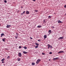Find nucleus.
Masks as SVG:
<instances>
[{
    "mask_svg": "<svg viewBox=\"0 0 66 66\" xmlns=\"http://www.w3.org/2000/svg\"><path fill=\"white\" fill-rule=\"evenodd\" d=\"M47 46H48V49L50 48H52V45H50L49 44H48L47 45Z\"/></svg>",
    "mask_w": 66,
    "mask_h": 66,
    "instance_id": "nucleus-1",
    "label": "nucleus"
},
{
    "mask_svg": "<svg viewBox=\"0 0 66 66\" xmlns=\"http://www.w3.org/2000/svg\"><path fill=\"white\" fill-rule=\"evenodd\" d=\"M18 55L19 56V57H21L22 56L21 53V52H20L19 53H18Z\"/></svg>",
    "mask_w": 66,
    "mask_h": 66,
    "instance_id": "nucleus-2",
    "label": "nucleus"
},
{
    "mask_svg": "<svg viewBox=\"0 0 66 66\" xmlns=\"http://www.w3.org/2000/svg\"><path fill=\"white\" fill-rule=\"evenodd\" d=\"M64 51H59V52H58V54L61 53H63Z\"/></svg>",
    "mask_w": 66,
    "mask_h": 66,
    "instance_id": "nucleus-3",
    "label": "nucleus"
},
{
    "mask_svg": "<svg viewBox=\"0 0 66 66\" xmlns=\"http://www.w3.org/2000/svg\"><path fill=\"white\" fill-rule=\"evenodd\" d=\"M57 22L59 23H62V22H61V21H60V20H58Z\"/></svg>",
    "mask_w": 66,
    "mask_h": 66,
    "instance_id": "nucleus-4",
    "label": "nucleus"
},
{
    "mask_svg": "<svg viewBox=\"0 0 66 66\" xmlns=\"http://www.w3.org/2000/svg\"><path fill=\"white\" fill-rule=\"evenodd\" d=\"M11 27V25H7V26H6L7 28H9L10 27Z\"/></svg>",
    "mask_w": 66,
    "mask_h": 66,
    "instance_id": "nucleus-5",
    "label": "nucleus"
},
{
    "mask_svg": "<svg viewBox=\"0 0 66 66\" xmlns=\"http://www.w3.org/2000/svg\"><path fill=\"white\" fill-rule=\"evenodd\" d=\"M58 59H59L58 57H56V58H54L53 59V60H57Z\"/></svg>",
    "mask_w": 66,
    "mask_h": 66,
    "instance_id": "nucleus-6",
    "label": "nucleus"
},
{
    "mask_svg": "<svg viewBox=\"0 0 66 66\" xmlns=\"http://www.w3.org/2000/svg\"><path fill=\"white\" fill-rule=\"evenodd\" d=\"M64 38V37H59V38H58V39H63V38Z\"/></svg>",
    "mask_w": 66,
    "mask_h": 66,
    "instance_id": "nucleus-7",
    "label": "nucleus"
},
{
    "mask_svg": "<svg viewBox=\"0 0 66 66\" xmlns=\"http://www.w3.org/2000/svg\"><path fill=\"white\" fill-rule=\"evenodd\" d=\"M23 53H24L25 54H27V52H25V51H23Z\"/></svg>",
    "mask_w": 66,
    "mask_h": 66,
    "instance_id": "nucleus-8",
    "label": "nucleus"
},
{
    "mask_svg": "<svg viewBox=\"0 0 66 66\" xmlns=\"http://www.w3.org/2000/svg\"><path fill=\"white\" fill-rule=\"evenodd\" d=\"M4 33H2L1 34V37H2V36H4Z\"/></svg>",
    "mask_w": 66,
    "mask_h": 66,
    "instance_id": "nucleus-9",
    "label": "nucleus"
},
{
    "mask_svg": "<svg viewBox=\"0 0 66 66\" xmlns=\"http://www.w3.org/2000/svg\"><path fill=\"white\" fill-rule=\"evenodd\" d=\"M48 33L49 34H50L51 33V30H50L48 31Z\"/></svg>",
    "mask_w": 66,
    "mask_h": 66,
    "instance_id": "nucleus-10",
    "label": "nucleus"
},
{
    "mask_svg": "<svg viewBox=\"0 0 66 66\" xmlns=\"http://www.w3.org/2000/svg\"><path fill=\"white\" fill-rule=\"evenodd\" d=\"M26 13L27 14H29V12L28 11H27L26 12Z\"/></svg>",
    "mask_w": 66,
    "mask_h": 66,
    "instance_id": "nucleus-11",
    "label": "nucleus"
},
{
    "mask_svg": "<svg viewBox=\"0 0 66 66\" xmlns=\"http://www.w3.org/2000/svg\"><path fill=\"white\" fill-rule=\"evenodd\" d=\"M32 65H35V63L32 62Z\"/></svg>",
    "mask_w": 66,
    "mask_h": 66,
    "instance_id": "nucleus-12",
    "label": "nucleus"
},
{
    "mask_svg": "<svg viewBox=\"0 0 66 66\" xmlns=\"http://www.w3.org/2000/svg\"><path fill=\"white\" fill-rule=\"evenodd\" d=\"M47 37V36H46V35H44V38H46Z\"/></svg>",
    "mask_w": 66,
    "mask_h": 66,
    "instance_id": "nucleus-13",
    "label": "nucleus"
},
{
    "mask_svg": "<svg viewBox=\"0 0 66 66\" xmlns=\"http://www.w3.org/2000/svg\"><path fill=\"white\" fill-rule=\"evenodd\" d=\"M37 27L38 28H40L42 27V26H38Z\"/></svg>",
    "mask_w": 66,
    "mask_h": 66,
    "instance_id": "nucleus-14",
    "label": "nucleus"
},
{
    "mask_svg": "<svg viewBox=\"0 0 66 66\" xmlns=\"http://www.w3.org/2000/svg\"><path fill=\"white\" fill-rule=\"evenodd\" d=\"M23 48H24V49H26L27 48V47L24 46V47H23Z\"/></svg>",
    "mask_w": 66,
    "mask_h": 66,
    "instance_id": "nucleus-15",
    "label": "nucleus"
},
{
    "mask_svg": "<svg viewBox=\"0 0 66 66\" xmlns=\"http://www.w3.org/2000/svg\"><path fill=\"white\" fill-rule=\"evenodd\" d=\"M5 59H3L1 61H4V60H5Z\"/></svg>",
    "mask_w": 66,
    "mask_h": 66,
    "instance_id": "nucleus-16",
    "label": "nucleus"
},
{
    "mask_svg": "<svg viewBox=\"0 0 66 66\" xmlns=\"http://www.w3.org/2000/svg\"><path fill=\"white\" fill-rule=\"evenodd\" d=\"M38 60H37V61H36V64H38Z\"/></svg>",
    "mask_w": 66,
    "mask_h": 66,
    "instance_id": "nucleus-17",
    "label": "nucleus"
},
{
    "mask_svg": "<svg viewBox=\"0 0 66 66\" xmlns=\"http://www.w3.org/2000/svg\"><path fill=\"white\" fill-rule=\"evenodd\" d=\"M10 56H7V59H10Z\"/></svg>",
    "mask_w": 66,
    "mask_h": 66,
    "instance_id": "nucleus-18",
    "label": "nucleus"
},
{
    "mask_svg": "<svg viewBox=\"0 0 66 66\" xmlns=\"http://www.w3.org/2000/svg\"><path fill=\"white\" fill-rule=\"evenodd\" d=\"M18 62L20 61V59H18Z\"/></svg>",
    "mask_w": 66,
    "mask_h": 66,
    "instance_id": "nucleus-19",
    "label": "nucleus"
},
{
    "mask_svg": "<svg viewBox=\"0 0 66 66\" xmlns=\"http://www.w3.org/2000/svg\"><path fill=\"white\" fill-rule=\"evenodd\" d=\"M38 63H39V62L41 60H40V59H38Z\"/></svg>",
    "mask_w": 66,
    "mask_h": 66,
    "instance_id": "nucleus-20",
    "label": "nucleus"
},
{
    "mask_svg": "<svg viewBox=\"0 0 66 66\" xmlns=\"http://www.w3.org/2000/svg\"><path fill=\"white\" fill-rule=\"evenodd\" d=\"M36 45H37L38 46V45H39V44L38 43H36Z\"/></svg>",
    "mask_w": 66,
    "mask_h": 66,
    "instance_id": "nucleus-21",
    "label": "nucleus"
},
{
    "mask_svg": "<svg viewBox=\"0 0 66 66\" xmlns=\"http://www.w3.org/2000/svg\"><path fill=\"white\" fill-rule=\"evenodd\" d=\"M38 46L37 45L35 47V48H38Z\"/></svg>",
    "mask_w": 66,
    "mask_h": 66,
    "instance_id": "nucleus-22",
    "label": "nucleus"
},
{
    "mask_svg": "<svg viewBox=\"0 0 66 66\" xmlns=\"http://www.w3.org/2000/svg\"><path fill=\"white\" fill-rule=\"evenodd\" d=\"M2 40H3V41L5 42V38H3V39Z\"/></svg>",
    "mask_w": 66,
    "mask_h": 66,
    "instance_id": "nucleus-23",
    "label": "nucleus"
},
{
    "mask_svg": "<svg viewBox=\"0 0 66 66\" xmlns=\"http://www.w3.org/2000/svg\"><path fill=\"white\" fill-rule=\"evenodd\" d=\"M16 35L17 36H18V33H16Z\"/></svg>",
    "mask_w": 66,
    "mask_h": 66,
    "instance_id": "nucleus-24",
    "label": "nucleus"
},
{
    "mask_svg": "<svg viewBox=\"0 0 66 66\" xmlns=\"http://www.w3.org/2000/svg\"><path fill=\"white\" fill-rule=\"evenodd\" d=\"M25 13V11H24L23 12V14H24Z\"/></svg>",
    "mask_w": 66,
    "mask_h": 66,
    "instance_id": "nucleus-25",
    "label": "nucleus"
},
{
    "mask_svg": "<svg viewBox=\"0 0 66 66\" xmlns=\"http://www.w3.org/2000/svg\"><path fill=\"white\" fill-rule=\"evenodd\" d=\"M52 52H50L49 53V54H52Z\"/></svg>",
    "mask_w": 66,
    "mask_h": 66,
    "instance_id": "nucleus-26",
    "label": "nucleus"
},
{
    "mask_svg": "<svg viewBox=\"0 0 66 66\" xmlns=\"http://www.w3.org/2000/svg\"><path fill=\"white\" fill-rule=\"evenodd\" d=\"M4 2L5 3H6L7 2V1H4Z\"/></svg>",
    "mask_w": 66,
    "mask_h": 66,
    "instance_id": "nucleus-27",
    "label": "nucleus"
},
{
    "mask_svg": "<svg viewBox=\"0 0 66 66\" xmlns=\"http://www.w3.org/2000/svg\"><path fill=\"white\" fill-rule=\"evenodd\" d=\"M19 48H21V46H20L19 47Z\"/></svg>",
    "mask_w": 66,
    "mask_h": 66,
    "instance_id": "nucleus-28",
    "label": "nucleus"
},
{
    "mask_svg": "<svg viewBox=\"0 0 66 66\" xmlns=\"http://www.w3.org/2000/svg\"><path fill=\"white\" fill-rule=\"evenodd\" d=\"M64 7L66 8V5H64Z\"/></svg>",
    "mask_w": 66,
    "mask_h": 66,
    "instance_id": "nucleus-29",
    "label": "nucleus"
},
{
    "mask_svg": "<svg viewBox=\"0 0 66 66\" xmlns=\"http://www.w3.org/2000/svg\"><path fill=\"white\" fill-rule=\"evenodd\" d=\"M18 36H15V38H18Z\"/></svg>",
    "mask_w": 66,
    "mask_h": 66,
    "instance_id": "nucleus-30",
    "label": "nucleus"
},
{
    "mask_svg": "<svg viewBox=\"0 0 66 66\" xmlns=\"http://www.w3.org/2000/svg\"><path fill=\"white\" fill-rule=\"evenodd\" d=\"M35 11L36 12H38V10H35Z\"/></svg>",
    "mask_w": 66,
    "mask_h": 66,
    "instance_id": "nucleus-31",
    "label": "nucleus"
},
{
    "mask_svg": "<svg viewBox=\"0 0 66 66\" xmlns=\"http://www.w3.org/2000/svg\"><path fill=\"white\" fill-rule=\"evenodd\" d=\"M52 28H54V26H52Z\"/></svg>",
    "mask_w": 66,
    "mask_h": 66,
    "instance_id": "nucleus-32",
    "label": "nucleus"
},
{
    "mask_svg": "<svg viewBox=\"0 0 66 66\" xmlns=\"http://www.w3.org/2000/svg\"><path fill=\"white\" fill-rule=\"evenodd\" d=\"M38 41H40V39L38 40Z\"/></svg>",
    "mask_w": 66,
    "mask_h": 66,
    "instance_id": "nucleus-33",
    "label": "nucleus"
},
{
    "mask_svg": "<svg viewBox=\"0 0 66 66\" xmlns=\"http://www.w3.org/2000/svg\"><path fill=\"white\" fill-rule=\"evenodd\" d=\"M42 55H44V53H42Z\"/></svg>",
    "mask_w": 66,
    "mask_h": 66,
    "instance_id": "nucleus-34",
    "label": "nucleus"
},
{
    "mask_svg": "<svg viewBox=\"0 0 66 66\" xmlns=\"http://www.w3.org/2000/svg\"><path fill=\"white\" fill-rule=\"evenodd\" d=\"M30 39H32V38L31 37H30Z\"/></svg>",
    "mask_w": 66,
    "mask_h": 66,
    "instance_id": "nucleus-35",
    "label": "nucleus"
},
{
    "mask_svg": "<svg viewBox=\"0 0 66 66\" xmlns=\"http://www.w3.org/2000/svg\"><path fill=\"white\" fill-rule=\"evenodd\" d=\"M49 17H50V18H51V16H49Z\"/></svg>",
    "mask_w": 66,
    "mask_h": 66,
    "instance_id": "nucleus-36",
    "label": "nucleus"
},
{
    "mask_svg": "<svg viewBox=\"0 0 66 66\" xmlns=\"http://www.w3.org/2000/svg\"><path fill=\"white\" fill-rule=\"evenodd\" d=\"M2 63H4V61H2Z\"/></svg>",
    "mask_w": 66,
    "mask_h": 66,
    "instance_id": "nucleus-37",
    "label": "nucleus"
},
{
    "mask_svg": "<svg viewBox=\"0 0 66 66\" xmlns=\"http://www.w3.org/2000/svg\"><path fill=\"white\" fill-rule=\"evenodd\" d=\"M36 0H32V1H36Z\"/></svg>",
    "mask_w": 66,
    "mask_h": 66,
    "instance_id": "nucleus-38",
    "label": "nucleus"
},
{
    "mask_svg": "<svg viewBox=\"0 0 66 66\" xmlns=\"http://www.w3.org/2000/svg\"><path fill=\"white\" fill-rule=\"evenodd\" d=\"M49 61H51V59H49Z\"/></svg>",
    "mask_w": 66,
    "mask_h": 66,
    "instance_id": "nucleus-39",
    "label": "nucleus"
}]
</instances>
